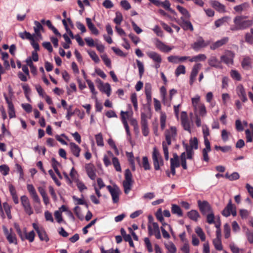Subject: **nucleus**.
<instances>
[{"mask_svg":"<svg viewBox=\"0 0 253 253\" xmlns=\"http://www.w3.org/2000/svg\"><path fill=\"white\" fill-rule=\"evenodd\" d=\"M176 135V129L174 126H171L165 132L166 141L162 142L163 150L165 160L168 161L169 159L168 146L170 145L171 141Z\"/></svg>","mask_w":253,"mask_h":253,"instance_id":"obj_1","label":"nucleus"},{"mask_svg":"<svg viewBox=\"0 0 253 253\" xmlns=\"http://www.w3.org/2000/svg\"><path fill=\"white\" fill-rule=\"evenodd\" d=\"M200 96L196 95L192 98V104L194 108L195 115L198 114L202 117H205L207 114V110L205 104L200 102Z\"/></svg>","mask_w":253,"mask_h":253,"instance_id":"obj_2","label":"nucleus"},{"mask_svg":"<svg viewBox=\"0 0 253 253\" xmlns=\"http://www.w3.org/2000/svg\"><path fill=\"white\" fill-rule=\"evenodd\" d=\"M247 18L246 16H237L234 19V23L241 30L247 29L253 25V19H247Z\"/></svg>","mask_w":253,"mask_h":253,"instance_id":"obj_3","label":"nucleus"},{"mask_svg":"<svg viewBox=\"0 0 253 253\" xmlns=\"http://www.w3.org/2000/svg\"><path fill=\"white\" fill-rule=\"evenodd\" d=\"M152 160L154 169L156 170H159L160 167L164 165L163 160L156 147L153 149Z\"/></svg>","mask_w":253,"mask_h":253,"instance_id":"obj_4","label":"nucleus"},{"mask_svg":"<svg viewBox=\"0 0 253 253\" xmlns=\"http://www.w3.org/2000/svg\"><path fill=\"white\" fill-rule=\"evenodd\" d=\"M132 176L131 171L129 169L125 170V180L123 182L124 192L125 194H128L130 191L133 183Z\"/></svg>","mask_w":253,"mask_h":253,"instance_id":"obj_5","label":"nucleus"},{"mask_svg":"<svg viewBox=\"0 0 253 253\" xmlns=\"http://www.w3.org/2000/svg\"><path fill=\"white\" fill-rule=\"evenodd\" d=\"M184 146L186 149L187 156L186 157V153L183 152L180 156V160L181 161V165L183 169H187L186 165V159L190 160L192 159L193 158L194 152L193 150L189 148L188 144H184Z\"/></svg>","mask_w":253,"mask_h":253,"instance_id":"obj_6","label":"nucleus"},{"mask_svg":"<svg viewBox=\"0 0 253 253\" xmlns=\"http://www.w3.org/2000/svg\"><path fill=\"white\" fill-rule=\"evenodd\" d=\"M107 188L112 196L113 203H118L119 200V195L121 193L119 187L115 184L113 186L108 185Z\"/></svg>","mask_w":253,"mask_h":253,"instance_id":"obj_7","label":"nucleus"},{"mask_svg":"<svg viewBox=\"0 0 253 253\" xmlns=\"http://www.w3.org/2000/svg\"><path fill=\"white\" fill-rule=\"evenodd\" d=\"M148 231L150 236L154 235L157 239L161 238L160 228L157 223H152L150 225H148Z\"/></svg>","mask_w":253,"mask_h":253,"instance_id":"obj_8","label":"nucleus"},{"mask_svg":"<svg viewBox=\"0 0 253 253\" xmlns=\"http://www.w3.org/2000/svg\"><path fill=\"white\" fill-rule=\"evenodd\" d=\"M21 204L23 207L24 211L29 215H30L33 213V210L31 206L30 201L25 195H23L20 198Z\"/></svg>","mask_w":253,"mask_h":253,"instance_id":"obj_9","label":"nucleus"},{"mask_svg":"<svg viewBox=\"0 0 253 253\" xmlns=\"http://www.w3.org/2000/svg\"><path fill=\"white\" fill-rule=\"evenodd\" d=\"M34 229L36 231L41 241H45L47 242L49 241V238L46 234L44 229L42 227L39 226L37 223H33L32 224Z\"/></svg>","mask_w":253,"mask_h":253,"instance_id":"obj_10","label":"nucleus"},{"mask_svg":"<svg viewBox=\"0 0 253 253\" xmlns=\"http://www.w3.org/2000/svg\"><path fill=\"white\" fill-rule=\"evenodd\" d=\"M3 230L4 235L6 236V239L10 244H17V238L16 235L13 232L12 229L8 230L6 227L3 226Z\"/></svg>","mask_w":253,"mask_h":253,"instance_id":"obj_11","label":"nucleus"},{"mask_svg":"<svg viewBox=\"0 0 253 253\" xmlns=\"http://www.w3.org/2000/svg\"><path fill=\"white\" fill-rule=\"evenodd\" d=\"M198 205L200 210L203 214L206 215L212 211L211 205L207 201H198Z\"/></svg>","mask_w":253,"mask_h":253,"instance_id":"obj_12","label":"nucleus"},{"mask_svg":"<svg viewBox=\"0 0 253 253\" xmlns=\"http://www.w3.org/2000/svg\"><path fill=\"white\" fill-rule=\"evenodd\" d=\"M234 57V53L230 51H228L225 53V55L221 56V62L225 63L228 66L232 65L233 63Z\"/></svg>","mask_w":253,"mask_h":253,"instance_id":"obj_13","label":"nucleus"},{"mask_svg":"<svg viewBox=\"0 0 253 253\" xmlns=\"http://www.w3.org/2000/svg\"><path fill=\"white\" fill-rule=\"evenodd\" d=\"M27 188L34 202L40 205L41 204V200L34 186L32 184H27Z\"/></svg>","mask_w":253,"mask_h":253,"instance_id":"obj_14","label":"nucleus"},{"mask_svg":"<svg viewBox=\"0 0 253 253\" xmlns=\"http://www.w3.org/2000/svg\"><path fill=\"white\" fill-rule=\"evenodd\" d=\"M181 122L182 125L185 130L191 133L190 123L185 112H182L181 114Z\"/></svg>","mask_w":253,"mask_h":253,"instance_id":"obj_15","label":"nucleus"},{"mask_svg":"<svg viewBox=\"0 0 253 253\" xmlns=\"http://www.w3.org/2000/svg\"><path fill=\"white\" fill-rule=\"evenodd\" d=\"M202 67V65L200 63L195 64L192 69L190 77V84L192 85L196 80V77Z\"/></svg>","mask_w":253,"mask_h":253,"instance_id":"obj_16","label":"nucleus"},{"mask_svg":"<svg viewBox=\"0 0 253 253\" xmlns=\"http://www.w3.org/2000/svg\"><path fill=\"white\" fill-rule=\"evenodd\" d=\"M208 45L202 38H199L197 41L192 45V47L195 51H198L200 48H204Z\"/></svg>","mask_w":253,"mask_h":253,"instance_id":"obj_17","label":"nucleus"},{"mask_svg":"<svg viewBox=\"0 0 253 253\" xmlns=\"http://www.w3.org/2000/svg\"><path fill=\"white\" fill-rule=\"evenodd\" d=\"M85 169L89 177L92 180H94L96 177V169L94 166L91 164H88L85 165Z\"/></svg>","mask_w":253,"mask_h":253,"instance_id":"obj_18","label":"nucleus"},{"mask_svg":"<svg viewBox=\"0 0 253 253\" xmlns=\"http://www.w3.org/2000/svg\"><path fill=\"white\" fill-rule=\"evenodd\" d=\"M4 98L8 104V115L10 118L15 117V112L14 106L10 99L5 94H4Z\"/></svg>","mask_w":253,"mask_h":253,"instance_id":"obj_19","label":"nucleus"},{"mask_svg":"<svg viewBox=\"0 0 253 253\" xmlns=\"http://www.w3.org/2000/svg\"><path fill=\"white\" fill-rule=\"evenodd\" d=\"M141 125L142 127V133L144 136H147L148 135L149 131L147 126V122L145 118V115L144 113L141 114Z\"/></svg>","mask_w":253,"mask_h":253,"instance_id":"obj_20","label":"nucleus"},{"mask_svg":"<svg viewBox=\"0 0 253 253\" xmlns=\"http://www.w3.org/2000/svg\"><path fill=\"white\" fill-rule=\"evenodd\" d=\"M236 91L238 96L240 98L242 102H247L248 99L246 96V93L244 86L241 84L239 85L237 87Z\"/></svg>","mask_w":253,"mask_h":253,"instance_id":"obj_21","label":"nucleus"},{"mask_svg":"<svg viewBox=\"0 0 253 253\" xmlns=\"http://www.w3.org/2000/svg\"><path fill=\"white\" fill-rule=\"evenodd\" d=\"M155 45L158 49L164 52H169L172 49L158 40L156 41Z\"/></svg>","mask_w":253,"mask_h":253,"instance_id":"obj_22","label":"nucleus"},{"mask_svg":"<svg viewBox=\"0 0 253 253\" xmlns=\"http://www.w3.org/2000/svg\"><path fill=\"white\" fill-rule=\"evenodd\" d=\"M188 19H183V17L180 18L181 22L180 23V26L184 30H190L193 31L194 29L192 25V23L188 20Z\"/></svg>","mask_w":253,"mask_h":253,"instance_id":"obj_23","label":"nucleus"},{"mask_svg":"<svg viewBox=\"0 0 253 253\" xmlns=\"http://www.w3.org/2000/svg\"><path fill=\"white\" fill-rule=\"evenodd\" d=\"M208 64L210 66L216 68H222L221 62L215 56H211L210 58L208 60Z\"/></svg>","mask_w":253,"mask_h":253,"instance_id":"obj_24","label":"nucleus"},{"mask_svg":"<svg viewBox=\"0 0 253 253\" xmlns=\"http://www.w3.org/2000/svg\"><path fill=\"white\" fill-rule=\"evenodd\" d=\"M229 41L228 37H224L220 40H218L211 45V49L215 50V49L221 46L226 43Z\"/></svg>","mask_w":253,"mask_h":253,"instance_id":"obj_25","label":"nucleus"},{"mask_svg":"<svg viewBox=\"0 0 253 253\" xmlns=\"http://www.w3.org/2000/svg\"><path fill=\"white\" fill-rule=\"evenodd\" d=\"M85 21L86 25L91 33L95 35H98L99 34V31L92 23L91 19L88 17L86 18Z\"/></svg>","mask_w":253,"mask_h":253,"instance_id":"obj_26","label":"nucleus"},{"mask_svg":"<svg viewBox=\"0 0 253 253\" xmlns=\"http://www.w3.org/2000/svg\"><path fill=\"white\" fill-rule=\"evenodd\" d=\"M147 56L156 63H161V56L158 53L154 51L147 52Z\"/></svg>","mask_w":253,"mask_h":253,"instance_id":"obj_27","label":"nucleus"},{"mask_svg":"<svg viewBox=\"0 0 253 253\" xmlns=\"http://www.w3.org/2000/svg\"><path fill=\"white\" fill-rule=\"evenodd\" d=\"M97 87L101 91L105 93L108 97L110 95L111 88L108 83H103L101 85H97Z\"/></svg>","mask_w":253,"mask_h":253,"instance_id":"obj_28","label":"nucleus"},{"mask_svg":"<svg viewBox=\"0 0 253 253\" xmlns=\"http://www.w3.org/2000/svg\"><path fill=\"white\" fill-rule=\"evenodd\" d=\"M69 145L72 154L76 157H79L80 156L81 148L73 142L70 143Z\"/></svg>","mask_w":253,"mask_h":253,"instance_id":"obj_29","label":"nucleus"},{"mask_svg":"<svg viewBox=\"0 0 253 253\" xmlns=\"http://www.w3.org/2000/svg\"><path fill=\"white\" fill-rule=\"evenodd\" d=\"M202 132L204 138L205 145L209 146V144H210V142L208 138V136L210 135V131L207 125H204L202 126Z\"/></svg>","mask_w":253,"mask_h":253,"instance_id":"obj_30","label":"nucleus"},{"mask_svg":"<svg viewBox=\"0 0 253 253\" xmlns=\"http://www.w3.org/2000/svg\"><path fill=\"white\" fill-rule=\"evenodd\" d=\"M145 92L146 99L148 103H150L152 100L151 85L149 83H146L145 85Z\"/></svg>","mask_w":253,"mask_h":253,"instance_id":"obj_31","label":"nucleus"},{"mask_svg":"<svg viewBox=\"0 0 253 253\" xmlns=\"http://www.w3.org/2000/svg\"><path fill=\"white\" fill-rule=\"evenodd\" d=\"M35 26L34 27V30L35 34L39 37L42 38V35L41 34V31L43 30V28L42 24L38 21H35L34 22Z\"/></svg>","mask_w":253,"mask_h":253,"instance_id":"obj_32","label":"nucleus"},{"mask_svg":"<svg viewBox=\"0 0 253 253\" xmlns=\"http://www.w3.org/2000/svg\"><path fill=\"white\" fill-rule=\"evenodd\" d=\"M233 209V205L232 204L231 201L230 200L229 203L226 208L223 210L222 214L225 217L229 216L231 214V211Z\"/></svg>","mask_w":253,"mask_h":253,"instance_id":"obj_33","label":"nucleus"},{"mask_svg":"<svg viewBox=\"0 0 253 253\" xmlns=\"http://www.w3.org/2000/svg\"><path fill=\"white\" fill-rule=\"evenodd\" d=\"M176 8L182 15L181 17H183V19H189L190 18V14L186 8L179 5H177Z\"/></svg>","mask_w":253,"mask_h":253,"instance_id":"obj_34","label":"nucleus"},{"mask_svg":"<svg viewBox=\"0 0 253 253\" xmlns=\"http://www.w3.org/2000/svg\"><path fill=\"white\" fill-rule=\"evenodd\" d=\"M211 4L216 10L217 11L223 12L225 11V6L224 5L221 4L217 1H212L211 2Z\"/></svg>","mask_w":253,"mask_h":253,"instance_id":"obj_35","label":"nucleus"},{"mask_svg":"<svg viewBox=\"0 0 253 253\" xmlns=\"http://www.w3.org/2000/svg\"><path fill=\"white\" fill-rule=\"evenodd\" d=\"M207 59V56L204 54H199L196 56H194L189 59V61L191 62H199L205 61Z\"/></svg>","mask_w":253,"mask_h":253,"instance_id":"obj_36","label":"nucleus"},{"mask_svg":"<svg viewBox=\"0 0 253 253\" xmlns=\"http://www.w3.org/2000/svg\"><path fill=\"white\" fill-rule=\"evenodd\" d=\"M251 58L249 56H246L242 62V66L244 69L249 70L251 67Z\"/></svg>","mask_w":253,"mask_h":253,"instance_id":"obj_37","label":"nucleus"},{"mask_svg":"<svg viewBox=\"0 0 253 253\" xmlns=\"http://www.w3.org/2000/svg\"><path fill=\"white\" fill-rule=\"evenodd\" d=\"M171 212L173 214H176L179 217L183 216V212L179 206L172 204L171 205Z\"/></svg>","mask_w":253,"mask_h":253,"instance_id":"obj_38","label":"nucleus"},{"mask_svg":"<svg viewBox=\"0 0 253 253\" xmlns=\"http://www.w3.org/2000/svg\"><path fill=\"white\" fill-rule=\"evenodd\" d=\"M211 151V145L209 144L208 145H205V148L202 151L203 160L206 162H209V158L208 153Z\"/></svg>","mask_w":253,"mask_h":253,"instance_id":"obj_39","label":"nucleus"},{"mask_svg":"<svg viewBox=\"0 0 253 253\" xmlns=\"http://www.w3.org/2000/svg\"><path fill=\"white\" fill-rule=\"evenodd\" d=\"M187 215L189 218L194 220L197 221L200 217V214L196 210H191L187 213Z\"/></svg>","mask_w":253,"mask_h":253,"instance_id":"obj_40","label":"nucleus"},{"mask_svg":"<svg viewBox=\"0 0 253 253\" xmlns=\"http://www.w3.org/2000/svg\"><path fill=\"white\" fill-rule=\"evenodd\" d=\"M165 246L169 253H176V248L172 242H168L165 244Z\"/></svg>","mask_w":253,"mask_h":253,"instance_id":"obj_41","label":"nucleus"},{"mask_svg":"<svg viewBox=\"0 0 253 253\" xmlns=\"http://www.w3.org/2000/svg\"><path fill=\"white\" fill-rule=\"evenodd\" d=\"M161 94L162 96V101L164 104L169 105V101H168L166 98L167 90L164 86H162L160 89Z\"/></svg>","mask_w":253,"mask_h":253,"instance_id":"obj_42","label":"nucleus"},{"mask_svg":"<svg viewBox=\"0 0 253 253\" xmlns=\"http://www.w3.org/2000/svg\"><path fill=\"white\" fill-rule=\"evenodd\" d=\"M190 146L189 148L193 150V149H197L198 148V141L196 137H194L191 138L189 141Z\"/></svg>","mask_w":253,"mask_h":253,"instance_id":"obj_43","label":"nucleus"},{"mask_svg":"<svg viewBox=\"0 0 253 253\" xmlns=\"http://www.w3.org/2000/svg\"><path fill=\"white\" fill-rule=\"evenodd\" d=\"M249 7V5L248 3L245 2L241 4L236 5L234 7V10L238 12H241L243 10H246Z\"/></svg>","mask_w":253,"mask_h":253,"instance_id":"obj_44","label":"nucleus"},{"mask_svg":"<svg viewBox=\"0 0 253 253\" xmlns=\"http://www.w3.org/2000/svg\"><path fill=\"white\" fill-rule=\"evenodd\" d=\"M229 19V17L228 16L223 17L215 21V26L216 28L219 27L223 25L225 23L227 22Z\"/></svg>","mask_w":253,"mask_h":253,"instance_id":"obj_45","label":"nucleus"},{"mask_svg":"<svg viewBox=\"0 0 253 253\" xmlns=\"http://www.w3.org/2000/svg\"><path fill=\"white\" fill-rule=\"evenodd\" d=\"M213 244L215 248L218 251H221L223 249L221 239L215 238L213 240Z\"/></svg>","mask_w":253,"mask_h":253,"instance_id":"obj_46","label":"nucleus"},{"mask_svg":"<svg viewBox=\"0 0 253 253\" xmlns=\"http://www.w3.org/2000/svg\"><path fill=\"white\" fill-rule=\"evenodd\" d=\"M230 76L235 80L238 81L241 80V76L237 70H232L230 72Z\"/></svg>","mask_w":253,"mask_h":253,"instance_id":"obj_47","label":"nucleus"},{"mask_svg":"<svg viewBox=\"0 0 253 253\" xmlns=\"http://www.w3.org/2000/svg\"><path fill=\"white\" fill-rule=\"evenodd\" d=\"M195 232L200 237L201 241H205L206 240V236L202 228L200 227H197L195 228Z\"/></svg>","mask_w":253,"mask_h":253,"instance_id":"obj_48","label":"nucleus"},{"mask_svg":"<svg viewBox=\"0 0 253 253\" xmlns=\"http://www.w3.org/2000/svg\"><path fill=\"white\" fill-rule=\"evenodd\" d=\"M142 167L146 170H149L151 169L150 165L148 161V159L146 156L142 158Z\"/></svg>","mask_w":253,"mask_h":253,"instance_id":"obj_49","label":"nucleus"},{"mask_svg":"<svg viewBox=\"0 0 253 253\" xmlns=\"http://www.w3.org/2000/svg\"><path fill=\"white\" fill-rule=\"evenodd\" d=\"M73 199L74 201V203L76 205H84L85 206V207L87 208H88V205L85 202L84 199L82 198H79L76 197L75 196H73Z\"/></svg>","mask_w":253,"mask_h":253,"instance_id":"obj_50","label":"nucleus"},{"mask_svg":"<svg viewBox=\"0 0 253 253\" xmlns=\"http://www.w3.org/2000/svg\"><path fill=\"white\" fill-rule=\"evenodd\" d=\"M166 118L167 117L166 114L161 112L160 125L161 128L162 130L164 129L166 127Z\"/></svg>","mask_w":253,"mask_h":253,"instance_id":"obj_51","label":"nucleus"},{"mask_svg":"<svg viewBox=\"0 0 253 253\" xmlns=\"http://www.w3.org/2000/svg\"><path fill=\"white\" fill-rule=\"evenodd\" d=\"M185 73V67L184 65H179L175 70V74L176 77L179 76L180 74H184Z\"/></svg>","mask_w":253,"mask_h":253,"instance_id":"obj_52","label":"nucleus"},{"mask_svg":"<svg viewBox=\"0 0 253 253\" xmlns=\"http://www.w3.org/2000/svg\"><path fill=\"white\" fill-rule=\"evenodd\" d=\"M19 36L22 39H26L30 41L33 40V39L34 38L33 36L29 32L27 31L20 33Z\"/></svg>","mask_w":253,"mask_h":253,"instance_id":"obj_53","label":"nucleus"},{"mask_svg":"<svg viewBox=\"0 0 253 253\" xmlns=\"http://www.w3.org/2000/svg\"><path fill=\"white\" fill-rule=\"evenodd\" d=\"M112 164L117 171H121V167L120 166V162L119 161V160L116 157H113L112 160Z\"/></svg>","mask_w":253,"mask_h":253,"instance_id":"obj_54","label":"nucleus"},{"mask_svg":"<svg viewBox=\"0 0 253 253\" xmlns=\"http://www.w3.org/2000/svg\"><path fill=\"white\" fill-rule=\"evenodd\" d=\"M230 135V132L228 131L227 130L223 129L221 131V136L224 142H226L229 139V137Z\"/></svg>","mask_w":253,"mask_h":253,"instance_id":"obj_55","label":"nucleus"},{"mask_svg":"<svg viewBox=\"0 0 253 253\" xmlns=\"http://www.w3.org/2000/svg\"><path fill=\"white\" fill-rule=\"evenodd\" d=\"M137 65L139 69V75L140 78L142 77L144 72V65L142 62L139 60H136Z\"/></svg>","mask_w":253,"mask_h":253,"instance_id":"obj_56","label":"nucleus"},{"mask_svg":"<svg viewBox=\"0 0 253 253\" xmlns=\"http://www.w3.org/2000/svg\"><path fill=\"white\" fill-rule=\"evenodd\" d=\"M95 137L97 145L99 146H104V142L102 134L99 133L96 134Z\"/></svg>","mask_w":253,"mask_h":253,"instance_id":"obj_57","label":"nucleus"},{"mask_svg":"<svg viewBox=\"0 0 253 253\" xmlns=\"http://www.w3.org/2000/svg\"><path fill=\"white\" fill-rule=\"evenodd\" d=\"M25 239L28 240L29 242H32L34 241L35 237V233L34 231H31L28 234L25 231Z\"/></svg>","mask_w":253,"mask_h":253,"instance_id":"obj_58","label":"nucleus"},{"mask_svg":"<svg viewBox=\"0 0 253 253\" xmlns=\"http://www.w3.org/2000/svg\"><path fill=\"white\" fill-rule=\"evenodd\" d=\"M131 101L133 104L134 108L135 110H137L138 109V104H137V95L135 93H132L130 97Z\"/></svg>","mask_w":253,"mask_h":253,"instance_id":"obj_59","label":"nucleus"},{"mask_svg":"<svg viewBox=\"0 0 253 253\" xmlns=\"http://www.w3.org/2000/svg\"><path fill=\"white\" fill-rule=\"evenodd\" d=\"M123 20V16L121 12L117 11L116 12V17L114 19V22L117 24H120Z\"/></svg>","mask_w":253,"mask_h":253,"instance_id":"obj_60","label":"nucleus"},{"mask_svg":"<svg viewBox=\"0 0 253 253\" xmlns=\"http://www.w3.org/2000/svg\"><path fill=\"white\" fill-rule=\"evenodd\" d=\"M74 211L80 219L83 220L84 219V216L81 213V210L80 207L78 206L75 207L74 209Z\"/></svg>","mask_w":253,"mask_h":253,"instance_id":"obj_61","label":"nucleus"},{"mask_svg":"<svg viewBox=\"0 0 253 253\" xmlns=\"http://www.w3.org/2000/svg\"><path fill=\"white\" fill-rule=\"evenodd\" d=\"M144 241L145 244V246L147 248V249L149 253H152L153 251V248L151 242L149 238H145L144 239Z\"/></svg>","mask_w":253,"mask_h":253,"instance_id":"obj_62","label":"nucleus"},{"mask_svg":"<svg viewBox=\"0 0 253 253\" xmlns=\"http://www.w3.org/2000/svg\"><path fill=\"white\" fill-rule=\"evenodd\" d=\"M224 237L227 239L230 237V227L227 223L224 225Z\"/></svg>","mask_w":253,"mask_h":253,"instance_id":"obj_63","label":"nucleus"},{"mask_svg":"<svg viewBox=\"0 0 253 253\" xmlns=\"http://www.w3.org/2000/svg\"><path fill=\"white\" fill-rule=\"evenodd\" d=\"M246 234L249 242L253 244V231L247 229Z\"/></svg>","mask_w":253,"mask_h":253,"instance_id":"obj_64","label":"nucleus"}]
</instances>
